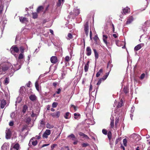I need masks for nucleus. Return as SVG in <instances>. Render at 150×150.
Returning a JSON list of instances; mask_svg holds the SVG:
<instances>
[{"label": "nucleus", "instance_id": "nucleus-1", "mask_svg": "<svg viewBox=\"0 0 150 150\" xmlns=\"http://www.w3.org/2000/svg\"><path fill=\"white\" fill-rule=\"evenodd\" d=\"M10 68L13 69V66L11 64L8 62L2 63L0 65V74H4L5 71Z\"/></svg>", "mask_w": 150, "mask_h": 150}, {"label": "nucleus", "instance_id": "nucleus-2", "mask_svg": "<svg viewBox=\"0 0 150 150\" xmlns=\"http://www.w3.org/2000/svg\"><path fill=\"white\" fill-rule=\"evenodd\" d=\"M10 50L11 53L14 55L15 52L17 53L18 52L19 49L16 45H13L11 48Z\"/></svg>", "mask_w": 150, "mask_h": 150}, {"label": "nucleus", "instance_id": "nucleus-3", "mask_svg": "<svg viewBox=\"0 0 150 150\" xmlns=\"http://www.w3.org/2000/svg\"><path fill=\"white\" fill-rule=\"evenodd\" d=\"M84 31L86 36H88L89 32L88 24V22L86 23L84 25Z\"/></svg>", "mask_w": 150, "mask_h": 150}, {"label": "nucleus", "instance_id": "nucleus-4", "mask_svg": "<svg viewBox=\"0 0 150 150\" xmlns=\"http://www.w3.org/2000/svg\"><path fill=\"white\" fill-rule=\"evenodd\" d=\"M37 141L35 139V138H33L30 139L29 143V146H31L32 144L33 146H35L37 144Z\"/></svg>", "mask_w": 150, "mask_h": 150}, {"label": "nucleus", "instance_id": "nucleus-5", "mask_svg": "<svg viewBox=\"0 0 150 150\" xmlns=\"http://www.w3.org/2000/svg\"><path fill=\"white\" fill-rule=\"evenodd\" d=\"M6 137L7 139H10L11 136V133L9 129H7L6 131Z\"/></svg>", "mask_w": 150, "mask_h": 150}, {"label": "nucleus", "instance_id": "nucleus-6", "mask_svg": "<svg viewBox=\"0 0 150 150\" xmlns=\"http://www.w3.org/2000/svg\"><path fill=\"white\" fill-rule=\"evenodd\" d=\"M50 133L51 131L50 130L46 129L43 134L42 137L43 138H47L48 137V136L50 135Z\"/></svg>", "mask_w": 150, "mask_h": 150}, {"label": "nucleus", "instance_id": "nucleus-7", "mask_svg": "<svg viewBox=\"0 0 150 150\" xmlns=\"http://www.w3.org/2000/svg\"><path fill=\"white\" fill-rule=\"evenodd\" d=\"M19 145L18 144L16 143L14 145H12L11 146L10 150H18Z\"/></svg>", "mask_w": 150, "mask_h": 150}, {"label": "nucleus", "instance_id": "nucleus-8", "mask_svg": "<svg viewBox=\"0 0 150 150\" xmlns=\"http://www.w3.org/2000/svg\"><path fill=\"white\" fill-rule=\"evenodd\" d=\"M130 12V9L126 7L122 9V14H126V13H128Z\"/></svg>", "mask_w": 150, "mask_h": 150}, {"label": "nucleus", "instance_id": "nucleus-9", "mask_svg": "<svg viewBox=\"0 0 150 150\" xmlns=\"http://www.w3.org/2000/svg\"><path fill=\"white\" fill-rule=\"evenodd\" d=\"M144 44L143 43L139 44L135 47L134 50L135 51H138L140 50L142 47L144 46Z\"/></svg>", "mask_w": 150, "mask_h": 150}, {"label": "nucleus", "instance_id": "nucleus-10", "mask_svg": "<svg viewBox=\"0 0 150 150\" xmlns=\"http://www.w3.org/2000/svg\"><path fill=\"white\" fill-rule=\"evenodd\" d=\"M6 104V101L4 100H2L0 103V107L1 108H3Z\"/></svg>", "mask_w": 150, "mask_h": 150}, {"label": "nucleus", "instance_id": "nucleus-11", "mask_svg": "<svg viewBox=\"0 0 150 150\" xmlns=\"http://www.w3.org/2000/svg\"><path fill=\"white\" fill-rule=\"evenodd\" d=\"M134 20V18L132 16L128 18L126 22V24H129L131 23Z\"/></svg>", "mask_w": 150, "mask_h": 150}, {"label": "nucleus", "instance_id": "nucleus-12", "mask_svg": "<svg viewBox=\"0 0 150 150\" xmlns=\"http://www.w3.org/2000/svg\"><path fill=\"white\" fill-rule=\"evenodd\" d=\"M50 61L52 63H55L57 62V57L56 56H52L50 59Z\"/></svg>", "mask_w": 150, "mask_h": 150}, {"label": "nucleus", "instance_id": "nucleus-13", "mask_svg": "<svg viewBox=\"0 0 150 150\" xmlns=\"http://www.w3.org/2000/svg\"><path fill=\"white\" fill-rule=\"evenodd\" d=\"M86 54L87 56H90L91 53V50L89 47H88L86 49Z\"/></svg>", "mask_w": 150, "mask_h": 150}, {"label": "nucleus", "instance_id": "nucleus-14", "mask_svg": "<svg viewBox=\"0 0 150 150\" xmlns=\"http://www.w3.org/2000/svg\"><path fill=\"white\" fill-rule=\"evenodd\" d=\"M9 147L6 143L4 144L1 147V150H8Z\"/></svg>", "mask_w": 150, "mask_h": 150}, {"label": "nucleus", "instance_id": "nucleus-15", "mask_svg": "<svg viewBox=\"0 0 150 150\" xmlns=\"http://www.w3.org/2000/svg\"><path fill=\"white\" fill-rule=\"evenodd\" d=\"M79 134L80 136L82 137L83 138H85L86 139H89V138L87 135L82 132H80L79 133Z\"/></svg>", "mask_w": 150, "mask_h": 150}, {"label": "nucleus", "instance_id": "nucleus-16", "mask_svg": "<svg viewBox=\"0 0 150 150\" xmlns=\"http://www.w3.org/2000/svg\"><path fill=\"white\" fill-rule=\"evenodd\" d=\"M20 21L22 23H24L27 21V19L25 17H20L19 18Z\"/></svg>", "mask_w": 150, "mask_h": 150}, {"label": "nucleus", "instance_id": "nucleus-17", "mask_svg": "<svg viewBox=\"0 0 150 150\" xmlns=\"http://www.w3.org/2000/svg\"><path fill=\"white\" fill-rule=\"evenodd\" d=\"M111 122L110 123V127L111 128H112L114 126V119L113 117H112L110 118Z\"/></svg>", "mask_w": 150, "mask_h": 150}, {"label": "nucleus", "instance_id": "nucleus-18", "mask_svg": "<svg viewBox=\"0 0 150 150\" xmlns=\"http://www.w3.org/2000/svg\"><path fill=\"white\" fill-rule=\"evenodd\" d=\"M37 97L34 95H31L29 97L30 99L32 101H34L36 99Z\"/></svg>", "mask_w": 150, "mask_h": 150}, {"label": "nucleus", "instance_id": "nucleus-19", "mask_svg": "<svg viewBox=\"0 0 150 150\" xmlns=\"http://www.w3.org/2000/svg\"><path fill=\"white\" fill-rule=\"evenodd\" d=\"M95 56V58L96 60L98 58V54L96 50L95 49L93 50Z\"/></svg>", "mask_w": 150, "mask_h": 150}, {"label": "nucleus", "instance_id": "nucleus-20", "mask_svg": "<svg viewBox=\"0 0 150 150\" xmlns=\"http://www.w3.org/2000/svg\"><path fill=\"white\" fill-rule=\"evenodd\" d=\"M71 117V114L69 112H67L65 113L64 116L65 118L66 119H69Z\"/></svg>", "mask_w": 150, "mask_h": 150}, {"label": "nucleus", "instance_id": "nucleus-21", "mask_svg": "<svg viewBox=\"0 0 150 150\" xmlns=\"http://www.w3.org/2000/svg\"><path fill=\"white\" fill-rule=\"evenodd\" d=\"M73 37L72 34L71 33H69L67 35V38L68 40H70L73 38Z\"/></svg>", "mask_w": 150, "mask_h": 150}, {"label": "nucleus", "instance_id": "nucleus-22", "mask_svg": "<svg viewBox=\"0 0 150 150\" xmlns=\"http://www.w3.org/2000/svg\"><path fill=\"white\" fill-rule=\"evenodd\" d=\"M103 69H100V70L97 73L96 75V76L97 77H98L100 76V75L101 74V73H102L103 72Z\"/></svg>", "mask_w": 150, "mask_h": 150}, {"label": "nucleus", "instance_id": "nucleus-23", "mask_svg": "<svg viewBox=\"0 0 150 150\" xmlns=\"http://www.w3.org/2000/svg\"><path fill=\"white\" fill-rule=\"evenodd\" d=\"M64 1V0H58V2L57 4V6H60L63 3Z\"/></svg>", "mask_w": 150, "mask_h": 150}, {"label": "nucleus", "instance_id": "nucleus-24", "mask_svg": "<svg viewBox=\"0 0 150 150\" xmlns=\"http://www.w3.org/2000/svg\"><path fill=\"white\" fill-rule=\"evenodd\" d=\"M131 137H133L134 139H136L137 137H139V136L138 134L134 133L131 135Z\"/></svg>", "mask_w": 150, "mask_h": 150}, {"label": "nucleus", "instance_id": "nucleus-25", "mask_svg": "<svg viewBox=\"0 0 150 150\" xmlns=\"http://www.w3.org/2000/svg\"><path fill=\"white\" fill-rule=\"evenodd\" d=\"M74 11L76 15H77L80 13V10L78 9L75 8L74 9Z\"/></svg>", "mask_w": 150, "mask_h": 150}, {"label": "nucleus", "instance_id": "nucleus-26", "mask_svg": "<svg viewBox=\"0 0 150 150\" xmlns=\"http://www.w3.org/2000/svg\"><path fill=\"white\" fill-rule=\"evenodd\" d=\"M28 107L26 105H24L23 107V109L22 110V111L23 113H25L27 111V110H28Z\"/></svg>", "mask_w": 150, "mask_h": 150}, {"label": "nucleus", "instance_id": "nucleus-27", "mask_svg": "<svg viewBox=\"0 0 150 150\" xmlns=\"http://www.w3.org/2000/svg\"><path fill=\"white\" fill-rule=\"evenodd\" d=\"M38 81H37L35 83V86L36 88L37 91H39V86L38 83Z\"/></svg>", "mask_w": 150, "mask_h": 150}, {"label": "nucleus", "instance_id": "nucleus-28", "mask_svg": "<svg viewBox=\"0 0 150 150\" xmlns=\"http://www.w3.org/2000/svg\"><path fill=\"white\" fill-rule=\"evenodd\" d=\"M71 59V58L69 56H67L65 58V62H69Z\"/></svg>", "mask_w": 150, "mask_h": 150}, {"label": "nucleus", "instance_id": "nucleus-29", "mask_svg": "<svg viewBox=\"0 0 150 150\" xmlns=\"http://www.w3.org/2000/svg\"><path fill=\"white\" fill-rule=\"evenodd\" d=\"M40 124L41 127H44L45 126V123L43 119H42L40 121Z\"/></svg>", "mask_w": 150, "mask_h": 150}, {"label": "nucleus", "instance_id": "nucleus-30", "mask_svg": "<svg viewBox=\"0 0 150 150\" xmlns=\"http://www.w3.org/2000/svg\"><path fill=\"white\" fill-rule=\"evenodd\" d=\"M54 127V125H51L48 123H47L46 125V127L47 128L51 129L53 128Z\"/></svg>", "mask_w": 150, "mask_h": 150}, {"label": "nucleus", "instance_id": "nucleus-31", "mask_svg": "<svg viewBox=\"0 0 150 150\" xmlns=\"http://www.w3.org/2000/svg\"><path fill=\"white\" fill-rule=\"evenodd\" d=\"M123 103V101L121 99L120 100V102H119L118 103V104L117 105V107L118 108L121 107L122 105V104Z\"/></svg>", "mask_w": 150, "mask_h": 150}, {"label": "nucleus", "instance_id": "nucleus-32", "mask_svg": "<svg viewBox=\"0 0 150 150\" xmlns=\"http://www.w3.org/2000/svg\"><path fill=\"white\" fill-rule=\"evenodd\" d=\"M74 117L75 119L78 118L80 116V114L79 113H75L74 114Z\"/></svg>", "mask_w": 150, "mask_h": 150}, {"label": "nucleus", "instance_id": "nucleus-33", "mask_svg": "<svg viewBox=\"0 0 150 150\" xmlns=\"http://www.w3.org/2000/svg\"><path fill=\"white\" fill-rule=\"evenodd\" d=\"M108 137L109 140L111 139L112 137V133L110 131H109L108 134Z\"/></svg>", "mask_w": 150, "mask_h": 150}, {"label": "nucleus", "instance_id": "nucleus-34", "mask_svg": "<svg viewBox=\"0 0 150 150\" xmlns=\"http://www.w3.org/2000/svg\"><path fill=\"white\" fill-rule=\"evenodd\" d=\"M24 57V56L23 53H21L19 55L18 58L19 59H21L23 58Z\"/></svg>", "mask_w": 150, "mask_h": 150}, {"label": "nucleus", "instance_id": "nucleus-35", "mask_svg": "<svg viewBox=\"0 0 150 150\" xmlns=\"http://www.w3.org/2000/svg\"><path fill=\"white\" fill-rule=\"evenodd\" d=\"M9 79L8 78H6L4 81V83L5 85H7L9 83Z\"/></svg>", "mask_w": 150, "mask_h": 150}, {"label": "nucleus", "instance_id": "nucleus-36", "mask_svg": "<svg viewBox=\"0 0 150 150\" xmlns=\"http://www.w3.org/2000/svg\"><path fill=\"white\" fill-rule=\"evenodd\" d=\"M109 73H106L105 75L103 76V78H101L103 80H105L109 75Z\"/></svg>", "mask_w": 150, "mask_h": 150}, {"label": "nucleus", "instance_id": "nucleus-37", "mask_svg": "<svg viewBox=\"0 0 150 150\" xmlns=\"http://www.w3.org/2000/svg\"><path fill=\"white\" fill-rule=\"evenodd\" d=\"M81 145L83 147H86L89 146V144H88L84 142L82 143Z\"/></svg>", "mask_w": 150, "mask_h": 150}, {"label": "nucleus", "instance_id": "nucleus-38", "mask_svg": "<svg viewBox=\"0 0 150 150\" xmlns=\"http://www.w3.org/2000/svg\"><path fill=\"white\" fill-rule=\"evenodd\" d=\"M89 67V65L87 66L85 65L84 68V70L85 72H87L88 71Z\"/></svg>", "mask_w": 150, "mask_h": 150}, {"label": "nucleus", "instance_id": "nucleus-39", "mask_svg": "<svg viewBox=\"0 0 150 150\" xmlns=\"http://www.w3.org/2000/svg\"><path fill=\"white\" fill-rule=\"evenodd\" d=\"M43 9V7L42 6H39L37 9V11L38 12H39L41 10H42Z\"/></svg>", "mask_w": 150, "mask_h": 150}, {"label": "nucleus", "instance_id": "nucleus-40", "mask_svg": "<svg viewBox=\"0 0 150 150\" xmlns=\"http://www.w3.org/2000/svg\"><path fill=\"white\" fill-rule=\"evenodd\" d=\"M20 50L21 53H23L24 52V48L23 46H21L20 47Z\"/></svg>", "mask_w": 150, "mask_h": 150}, {"label": "nucleus", "instance_id": "nucleus-41", "mask_svg": "<svg viewBox=\"0 0 150 150\" xmlns=\"http://www.w3.org/2000/svg\"><path fill=\"white\" fill-rule=\"evenodd\" d=\"M32 15L33 16V18H37L38 15L37 13H32Z\"/></svg>", "mask_w": 150, "mask_h": 150}, {"label": "nucleus", "instance_id": "nucleus-42", "mask_svg": "<svg viewBox=\"0 0 150 150\" xmlns=\"http://www.w3.org/2000/svg\"><path fill=\"white\" fill-rule=\"evenodd\" d=\"M70 149L68 146H66L62 148L61 150H69Z\"/></svg>", "mask_w": 150, "mask_h": 150}, {"label": "nucleus", "instance_id": "nucleus-43", "mask_svg": "<svg viewBox=\"0 0 150 150\" xmlns=\"http://www.w3.org/2000/svg\"><path fill=\"white\" fill-rule=\"evenodd\" d=\"M123 144L125 146H127V140L126 139H123Z\"/></svg>", "mask_w": 150, "mask_h": 150}, {"label": "nucleus", "instance_id": "nucleus-44", "mask_svg": "<svg viewBox=\"0 0 150 150\" xmlns=\"http://www.w3.org/2000/svg\"><path fill=\"white\" fill-rule=\"evenodd\" d=\"M58 105L57 103L56 102H54L52 104V107L53 108H56Z\"/></svg>", "mask_w": 150, "mask_h": 150}, {"label": "nucleus", "instance_id": "nucleus-45", "mask_svg": "<svg viewBox=\"0 0 150 150\" xmlns=\"http://www.w3.org/2000/svg\"><path fill=\"white\" fill-rule=\"evenodd\" d=\"M60 115V112L59 111H57L55 113L56 117H59Z\"/></svg>", "mask_w": 150, "mask_h": 150}, {"label": "nucleus", "instance_id": "nucleus-46", "mask_svg": "<svg viewBox=\"0 0 150 150\" xmlns=\"http://www.w3.org/2000/svg\"><path fill=\"white\" fill-rule=\"evenodd\" d=\"M15 115V113L14 112H13L11 113L10 116L12 118H13Z\"/></svg>", "mask_w": 150, "mask_h": 150}, {"label": "nucleus", "instance_id": "nucleus-47", "mask_svg": "<svg viewBox=\"0 0 150 150\" xmlns=\"http://www.w3.org/2000/svg\"><path fill=\"white\" fill-rule=\"evenodd\" d=\"M102 132L104 134L106 135L107 134V131L105 129H103L102 130Z\"/></svg>", "mask_w": 150, "mask_h": 150}, {"label": "nucleus", "instance_id": "nucleus-48", "mask_svg": "<svg viewBox=\"0 0 150 150\" xmlns=\"http://www.w3.org/2000/svg\"><path fill=\"white\" fill-rule=\"evenodd\" d=\"M57 146L56 144H54L51 146V150H53V149Z\"/></svg>", "mask_w": 150, "mask_h": 150}, {"label": "nucleus", "instance_id": "nucleus-49", "mask_svg": "<svg viewBox=\"0 0 150 150\" xmlns=\"http://www.w3.org/2000/svg\"><path fill=\"white\" fill-rule=\"evenodd\" d=\"M21 98H18L16 102V103H19L21 102Z\"/></svg>", "mask_w": 150, "mask_h": 150}, {"label": "nucleus", "instance_id": "nucleus-50", "mask_svg": "<svg viewBox=\"0 0 150 150\" xmlns=\"http://www.w3.org/2000/svg\"><path fill=\"white\" fill-rule=\"evenodd\" d=\"M102 80V79L101 78L99 80L98 82L97 83V85H100V83H101Z\"/></svg>", "mask_w": 150, "mask_h": 150}, {"label": "nucleus", "instance_id": "nucleus-51", "mask_svg": "<svg viewBox=\"0 0 150 150\" xmlns=\"http://www.w3.org/2000/svg\"><path fill=\"white\" fill-rule=\"evenodd\" d=\"M93 39L96 41L98 39V38L97 35H95L93 38Z\"/></svg>", "mask_w": 150, "mask_h": 150}, {"label": "nucleus", "instance_id": "nucleus-52", "mask_svg": "<svg viewBox=\"0 0 150 150\" xmlns=\"http://www.w3.org/2000/svg\"><path fill=\"white\" fill-rule=\"evenodd\" d=\"M14 125V122L13 121L10 122L9 123V125L10 126H12Z\"/></svg>", "mask_w": 150, "mask_h": 150}, {"label": "nucleus", "instance_id": "nucleus-53", "mask_svg": "<svg viewBox=\"0 0 150 150\" xmlns=\"http://www.w3.org/2000/svg\"><path fill=\"white\" fill-rule=\"evenodd\" d=\"M61 89L60 88H59L57 89V91H56V93L57 94H59L61 91Z\"/></svg>", "mask_w": 150, "mask_h": 150}, {"label": "nucleus", "instance_id": "nucleus-54", "mask_svg": "<svg viewBox=\"0 0 150 150\" xmlns=\"http://www.w3.org/2000/svg\"><path fill=\"white\" fill-rule=\"evenodd\" d=\"M107 39H105V38H103V41L106 44V45H107Z\"/></svg>", "mask_w": 150, "mask_h": 150}, {"label": "nucleus", "instance_id": "nucleus-55", "mask_svg": "<svg viewBox=\"0 0 150 150\" xmlns=\"http://www.w3.org/2000/svg\"><path fill=\"white\" fill-rule=\"evenodd\" d=\"M145 76V75L144 74H142L140 76V78L141 79H143L144 78Z\"/></svg>", "mask_w": 150, "mask_h": 150}, {"label": "nucleus", "instance_id": "nucleus-56", "mask_svg": "<svg viewBox=\"0 0 150 150\" xmlns=\"http://www.w3.org/2000/svg\"><path fill=\"white\" fill-rule=\"evenodd\" d=\"M71 106L74 108L75 110L76 111L77 110V107L74 105H71Z\"/></svg>", "mask_w": 150, "mask_h": 150}, {"label": "nucleus", "instance_id": "nucleus-57", "mask_svg": "<svg viewBox=\"0 0 150 150\" xmlns=\"http://www.w3.org/2000/svg\"><path fill=\"white\" fill-rule=\"evenodd\" d=\"M69 137H71V138H75V136L74 134H71L69 136Z\"/></svg>", "mask_w": 150, "mask_h": 150}, {"label": "nucleus", "instance_id": "nucleus-58", "mask_svg": "<svg viewBox=\"0 0 150 150\" xmlns=\"http://www.w3.org/2000/svg\"><path fill=\"white\" fill-rule=\"evenodd\" d=\"M119 121V120L117 119L115 120V125L116 126L117 124L118 123Z\"/></svg>", "mask_w": 150, "mask_h": 150}, {"label": "nucleus", "instance_id": "nucleus-59", "mask_svg": "<svg viewBox=\"0 0 150 150\" xmlns=\"http://www.w3.org/2000/svg\"><path fill=\"white\" fill-rule=\"evenodd\" d=\"M124 91L125 93H127L128 91L127 88H124Z\"/></svg>", "mask_w": 150, "mask_h": 150}, {"label": "nucleus", "instance_id": "nucleus-60", "mask_svg": "<svg viewBox=\"0 0 150 150\" xmlns=\"http://www.w3.org/2000/svg\"><path fill=\"white\" fill-rule=\"evenodd\" d=\"M93 87L92 85L90 84L89 88V91H91L92 90Z\"/></svg>", "mask_w": 150, "mask_h": 150}, {"label": "nucleus", "instance_id": "nucleus-61", "mask_svg": "<svg viewBox=\"0 0 150 150\" xmlns=\"http://www.w3.org/2000/svg\"><path fill=\"white\" fill-rule=\"evenodd\" d=\"M52 85L55 87H56V86L57 85V82H54L53 83Z\"/></svg>", "mask_w": 150, "mask_h": 150}, {"label": "nucleus", "instance_id": "nucleus-62", "mask_svg": "<svg viewBox=\"0 0 150 150\" xmlns=\"http://www.w3.org/2000/svg\"><path fill=\"white\" fill-rule=\"evenodd\" d=\"M92 32L91 31H90V39L91 40H92Z\"/></svg>", "mask_w": 150, "mask_h": 150}, {"label": "nucleus", "instance_id": "nucleus-63", "mask_svg": "<svg viewBox=\"0 0 150 150\" xmlns=\"http://www.w3.org/2000/svg\"><path fill=\"white\" fill-rule=\"evenodd\" d=\"M31 83V82L30 81H29L28 83L26 84V85L28 87H29L30 86V85Z\"/></svg>", "mask_w": 150, "mask_h": 150}, {"label": "nucleus", "instance_id": "nucleus-64", "mask_svg": "<svg viewBox=\"0 0 150 150\" xmlns=\"http://www.w3.org/2000/svg\"><path fill=\"white\" fill-rule=\"evenodd\" d=\"M105 38V39H107L108 38V37L107 35H103V38Z\"/></svg>", "mask_w": 150, "mask_h": 150}]
</instances>
